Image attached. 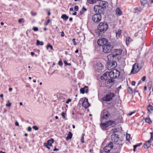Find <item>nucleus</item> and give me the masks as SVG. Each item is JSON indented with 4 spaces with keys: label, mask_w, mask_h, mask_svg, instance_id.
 <instances>
[{
    "label": "nucleus",
    "mask_w": 153,
    "mask_h": 153,
    "mask_svg": "<svg viewBox=\"0 0 153 153\" xmlns=\"http://www.w3.org/2000/svg\"><path fill=\"white\" fill-rule=\"evenodd\" d=\"M37 45H44V43L40 41L39 40H37L36 42Z\"/></svg>",
    "instance_id": "nucleus-29"
},
{
    "label": "nucleus",
    "mask_w": 153,
    "mask_h": 153,
    "mask_svg": "<svg viewBox=\"0 0 153 153\" xmlns=\"http://www.w3.org/2000/svg\"><path fill=\"white\" fill-rule=\"evenodd\" d=\"M90 104L88 102V100L87 98H85L84 101L82 102V105L85 108H87Z\"/></svg>",
    "instance_id": "nucleus-16"
},
{
    "label": "nucleus",
    "mask_w": 153,
    "mask_h": 153,
    "mask_svg": "<svg viewBox=\"0 0 153 153\" xmlns=\"http://www.w3.org/2000/svg\"><path fill=\"white\" fill-rule=\"evenodd\" d=\"M135 83H136L135 81H132L131 82V85H135Z\"/></svg>",
    "instance_id": "nucleus-53"
},
{
    "label": "nucleus",
    "mask_w": 153,
    "mask_h": 153,
    "mask_svg": "<svg viewBox=\"0 0 153 153\" xmlns=\"http://www.w3.org/2000/svg\"><path fill=\"white\" fill-rule=\"evenodd\" d=\"M15 125L16 126H19V123L17 122H16L15 123Z\"/></svg>",
    "instance_id": "nucleus-60"
},
{
    "label": "nucleus",
    "mask_w": 153,
    "mask_h": 153,
    "mask_svg": "<svg viewBox=\"0 0 153 153\" xmlns=\"http://www.w3.org/2000/svg\"><path fill=\"white\" fill-rule=\"evenodd\" d=\"M33 128L36 131H37L39 129V128L36 126H33Z\"/></svg>",
    "instance_id": "nucleus-40"
},
{
    "label": "nucleus",
    "mask_w": 153,
    "mask_h": 153,
    "mask_svg": "<svg viewBox=\"0 0 153 153\" xmlns=\"http://www.w3.org/2000/svg\"><path fill=\"white\" fill-rule=\"evenodd\" d=\"M146 76H144L142 78L141 80L143 82H144L146 80Z\"/></svg>",
    "instance_id": "nucleus-46"
},
{
    "label": "nucleus",
    "mask_w": 153,
    "mask_h": 153,
    "mask_svg": "<svg viewBox=\"0 0 153 153\" xmlns=\"http://www.w3.org/2000/svg\"><path fill=\"white\" fill-rule=\"evenodd\" d=\"M33 29L35 31H36L38 30V28L36 27H33Z\"/></svg>",
    "instance_id": "nucleus-41"
},
{
    "label": "nucleus",
    "mask_w": 153,
    "mask_h": 153,
    "mask_svg": "<svg viewBox=\"0 0 153 153\" xmlns=\"http://www.w3.org/2000/svg\"><path fill=\"white\" fill-rule=\"evenodd\" d=\"M146 122L149 123V124H150L152 123L150 119L149 118H148L146 119Z\"/></svg>",
    "instance_id": "nucleus-33"
},
{
    "label": "nucleus",
    "mask_w": 153,
    "mask_h": 153,
    "mask_svg": "<svg viewBox=\"0 0 153 153\" xmlns=\"http://www.w3.org/2000/svg\"><path fill=\"white\" fill-rule=\"evenodd\" d=\"M84 12L83 10H82L80 11V13L81 15H82L84 14Z\"/></svg>",
    "instance_id": "nucleus-51"
},
{
    "label": "nucleus",
    "mask_w": 153,
    "mask_h": 153,
    "mask_svg": "<svg viewBox=\"0 0 153 153\" xmlns=\"http://www.w3.org/2000/svg\"><path fill=\"white\" fill-rule=\"evenodd\" d=\"M101 127L102 130H105L107 128L105 123H102L101 125Z\"/></svg>",
    "instance_id": "nucleus-27"
},
{
    "label": "nucleus",
    "mask_w": 153,
    "mask_h": 153,
    "mask_svg": "<svg viewBox=\"0 0 153 153\" xmlns=\"http://www.w3.org/2000/svg\"><path fill=\"white\" fill-rule=\"evenodd\" d=\"M114 84V81L112 79H108L105 83V86L108 88H110Z\"/></svg>",
    "instance_id": "nucleus-13"
},
{
    "label": "nucleus",
    "mask_w": 153,
    "mask_h": 153,
    "mask_svg": "<svg viewBox=\"0 0 153 153\" xmlns=\"http://www.w3.org/2000/svg\"><path fill=\"white\" fill-rule=\"evenodd\" d=\"M99 5L101 7H103V8H106L108 5V3L106 1H100V2Z\"/></svg>",
    "instance_id": "nucleus-18"
},
{
    "label": "nucleus",
    "mask_w": 153,
    "mask_h": 153,
    "mask_svg": "<svg viewBox=\"0 0 153 153\" xmlns=\"http://www.w3.org/2000/svg\"><path fill=\"white\" fill-rule=\"evenodd\" d=\"M25 20L23 18H22L21 19H20L18 20V22L19 23H21L22 22H25Z\"/></svg>",
    "instance_id": "nucleus-38"
},
{
    "label": "nucleus",
    "mask_w": 153,
    "mask_h": 153,
    "mask_svg": "<svg viewBox=\"0 0 153 153\" xmlns=\"http://www.w3.org/2000/svg\"><path fill=\"white\" fill-rule=\"evenodd\" d=\"M64 62L65 65L67 66L68 65V63L65 60L64 61Z\"/></svg>",
    "instance_id": "nucleus-55"
},
{
    "label": "nucleus",
    "mask_w": 153,
    "mask_h": 153,
    "mask_svg": "<svg viewBox=\"0 0 153 153\" xmlns=\"http://www.w3.org/2000/svg\"><path fill=\"white\" fill-rule=\"evenodd\" d=\"M115 13L117 16H120L122 15V12L121 10L119 7L116 8Z\"/></svg>",
    "instance_id": "nucleus-17"
},
{
    "label": "nucleus",
    "mask_w": 153,
    "mask_h": 153,
    "mask_svg": "<svg viewBox=\"0 0 153 153\" xmlns=\"http://www.w3.org/2000/svg\"><path fill=\"white\" fill-rule=\"evenodd\" d=\"M131 38L129 37H127L126 38V43L127 45L129 44V42H130Z\"/></svg>",
    "instance_id": "nucleus-31"
},
{
    "label": "nucleus",
    "mask_w": 153,
    "mask_h": 153,
    "mask_svg": "<svg viewBox=\"0 0 153 153\" xmlns=\"http://www.w3.org/2000/svg\"><path fill=\"white\" fill-rule=\"evenodd\" d=\"M120 73L119 71L115 69L112 71H109V76L111 79H115L119 77Z\"/></svg>",
    "instance_id": "nucleus-3"
},
{
    "label": "nucleus",
    "mask_w": 153,
    "mask_h": 153,
    "mask_svg": "<svg viewBox=\"0 0 153 153\" xmlns=\"http://www.w3.org/2000/svg\"><path fill=\"white\" fill-rule=\"evenodd\" d=\"M78 9V6L76 5L74 7V10L75 11H77Z\"/></svg>",
    "instance_id": "nucleus-44"
},
{
    "label": "nucleus",
    "mask_w": 153,
    "mask_h": 153,
    "mask_svg": "<svg viewBox=\"0 0 153 153\" xmlns=\"http://www.w3.org/2000/svg\"><path fill=\"white\" fill-rule=\"evenodd\" d=\"M134 9L136 12H140L142 10L143 7L135 8Z\"/></svg>",
    "instance_id": "nucleus-28"
},
{
    "label": "nucleus",
    "mask_w": 153,
    "mask_h": 153,
    "mask_svg": "<svg viewBox=\"0 0 153 153\" xmlns=\"http://www.w3.org/2000/svg\"><path fill=\"white\" fill-rule=\"evenodd\" d=\"M77 14V13L76 12H74L73 14V15H74V16H75Z\"/></svg>",
    "instance_id": "nucleus-64"
},
{
    "label": "nucleus",
    "mask_w": 153,
    "mask_h": 153,
    "mask_svg": "<svg viewBox=\"0 0 153 153\" xmlns=\"http://www.w3.org/2000/svg\"><path fill=\"white\" fill-rule=\"evenodd\" d=\"M61 18L64 20H67L68 19L69 17L66 14H64L62 16Z\"/></svg>",
    "instance_id": "nucleus-25"
},
{
    "label": "nucleus",
    "mask_w": 153,
    "mask_h": 153,
    "mask_svg": "<svg viewBox=\"0 0 153 153\" xmlns=\"http://www.w3.org/2000/svg\"><path fill=\"white\" fill-rule=\"evenodd\" d=\"M85 135V134H82V135L81 137V142L82 143H84V136Z\"/></svg>",
    "instance_id": "nucleus-35"
},
{
    "label": "nucleus",
    "mask_w": 153,
    "mask_h": 153,
    "mask_svg": "<svg viewBox=\"0 0 153 153\" xmlns=\"http://www.w3.org/2000/svg\"><path fill=\"white\" fill-rule=\"evenodd\" d=\"M49 48H50L51 50L53 49V46L51 45H50V44H48L47 45L46 47L47 49H48Z\"/></svg>",
    "instance_id": "nucleus-36"
},
{
    "label": "nucleus",
    "mask_w": 153,
    "mask_h": 153,
    "mask_svg": "<svg viewBox=\"0 0 153 153\" xmlns=\"http://www.w3.org/2000/svg\"><path fill=\"white\" fill-rule=\"evenodd\" d=\"M109 71L106 72L105 73H104L103 74V76H104V77H105L107 79V75L109 76Z\"/></svg>",
    "instance_id": "nucleus-32"
},
{
    "label": "nucleus",
    "mask_w": 153,
    "mask_h": 153,
    "mask_svg": "<svg viewBox=\"0 0 153 153\" xmlns=\"http://www.w3.org/2000/svg\"><path fill=\"white\" fill-rule=\"evenodd\" d=\"M122 30L120 29H118L116 31V36L118 39L120 37V35H121Z\"/></svg>",
    "instance_id": "nucleus-20"
},
{
    "label": "nucleus",
    "mask_w": 153,
    "mask_h": 153,
    "mask_svg": "<svg viewBox=\"0 0 153 153\" xmlns=\"http://www.w3.org/2000/svg\"><path fill=\"white\" fill-rule=\"evenodd\" d=\"M100 153H109V152L103 150V152H100Z\"/></svg>",
    "instance_id": "nucleus-56"
},
{
    "label": "nucleus",
    "mask_w": 153,
    "mask_h": 153,
    "mask_svg": "<svg viewBox=\"0 0 153 153\" xmlns=\"http://www.w3.org/2000/svg\"><path fill=\"white\" fill-rule=\"evenodd\" d=\"M115 96L114 93L109 91L102 98V100L103 101H110L113 100Z\"/></svg>",
    "instance_id": "nucleus-2"
},
{
    "label": "nucleus",
    "mask_w": 153,
    "mask_h": 153,
    "mask_svg": "<svg viewBox=\"0 0 153 153\" xmlns=\"http://www.w3.org/2000/svg\"><path fill=\"white\" fill-rule=\"evenodd\" d=\"M54 143V140L53 139H51L48 140L46 143H45L44 144V145H47L50 146H52V143Z\"/></svg>",
    "instance_id": "nucleus-19"
},
{
    "label": "nucleus",
    "mask_w": 153,
    "mask_h": 153,
    "mask_svg": "<svg viewBox=\"0 0 153 153\" xmlns=\"http://www.w3.org/2000/svg\"><path fill=\"white\" fill-rule=\"evenodd\" d=\"M87 86H85L83 88H81L80 89V91L81 93L83 94L85 93V89L87 88Z\"/></svg>",
    "instance_id": "nucleus-26"
},
{
    "label": "nucleus",
    "mask_w": 153,
    "mask_h": 153,
    "mask_svg": "<svg viewBox=\"0 0 153 153\" xmlns=\"http://www.w3.org/2000/svg\"><path fill=\"white\" fill-rule=\"evenodd\" d=\"M147 0H140V2L141 4L143 5H144L146 4L147 2Z\"/></svg>",
    "instance_id": "nucleus-30"
},
{
    "label": "nucleus",
    "mask_w": 153,
    "mask_h": 153,
    "mask_svg": "<svg viewBox=\"0 0 153 153\" xmlns=\"http://www.w3.org/2000/svg\"><path fill=\"white\" fill-rule=\"evenodd\" d=\"M71 100L70 99H68L67 100L66 102V103L67 104H68L69 102H71Z\"/></svg>",
    "instance_id": "nucleus-47"
},
{
    "label": "nucleus",
    "mask_w": 153,
    "mask_h": 153,
    "mask_svg": "<svg viewBox=\"0 0 153 153\" xmlns=\"http://www.w3.org/2000/svg\"><path fill=\"white\" fill-rule=\"evenodd\" d=\"M147 109L149 111L151 112L153 110V106L150 105H149L147 107Z\"/></svg>",
    "instance_id": "nucleus-24"
},
{
    "label": "nucleus",
    "mask_w": 153,
    "mask_h": 153,
    "mask_svg": "<svg viewBox=\"0 0 153 153\" xmlns=\"http://www.w3.org/2000/svg\"><path fill=\"white\" fill-rule=\"evenodd\" d=\"M64 32L63 31H62V33H61V36L62 37L64 36Z\"/></svg>",
    "instance_id": "nucleus-59"
},
{
    "label": "nucleus",
    "mask_w": 153,
    "mask_h": 153,
    "mask_svg": "<svg viewBox=\"0 0 153 153\" xmlns=\"http://www.w3.org/2000/svg\"><path fill=\"white\" fill-rule=\"evenodd\" d=\"M59 64L60 66L62 65H63L62 62V61H59Z\"/></svg>",
    "instance_id": "nucleus-50"
},
{
    "label": "nucleus",
    "mask_w": 153,
    "mask_h": 153,
    "mask_svg": "<svg viewBox=\"0 0 153 153\" xmlns=\"http://www.w3.org/2000/svg\"><path fill=\"white\" fill-rule=\"evenodd\" d=\"M128 91L130 93H131L133 92V91L132 90V89L129 87H128Z\"/></svg>",
    "instance_id": "nucleus-39"
},
{
    "label": "nucleus",
    "mask_w": 153,
    "mask_h": 153,
    "mask_svg": "<svg viewBox=\"0 0 153 153\" xmlns=\"http://www.w3.org/2000/svg\"><path fill=\"white\" fill-rule=\"evenodd\" d=\"M100 79L101 80H106V78L105 77H104V76H101L100 77Z\"/></svg>",
    "instance_id": "nucleus-48"
},
{
    "label": "nucleus",
    "mask_w": 153,
    "mask_h": 153,
    "mask_svg": "<svg viewBox=\"0 0 153 153\" xmlns=\"http://www.w3.org/2000/svg\"><path fill=\"white\" fill-rule=\"evenodd\" d=\"M113 148V143L112 142H110L104 148L103 150L109 152Z\"/></svg>",
    "instance_id": "nucleus-14"
},
{
    "label": "nucleus",
    "mask_w": 153,
    "mask_h": 153,
    "mask_svg": "<svg viewBox=\"0 0 153 153\" xmlns=\"http://www.w3.org/2000/svg\"><path fill=\"white\" fill-rule=\"evenodd\" d=\"M114 59L113 61H111L108 60L109 62L107 63L106 67L108 70H111L114 69L117 66V63L114 61Z\"/></svg>",
    "instance_id": "nucleus-6"
},
{
    "label": "nucleus",
    "mask_w": 153,
    "mask_h": 153,
    "mask_svg": "<svg viewBox=\"0 0 153 153\" xmlns=\"http://www.w3.org/2000/svg\"><path fill=\"white\" fill-rule=\"evenodd\" d=\"M108 28V25L105 22H101L100 23L98 27V29L101 32H103L106 31Z\"/></svg>",
    "instance_id": "nucleus-4"
},
{
    "label": "nucleus",
    "mask_w": 153,
    "mask_h": 153,
    "mask_svg": "<svg viewBox=\"0 0 153 153\" xmlns=\"http://www.w3.org/2000/svg\"><path fill=\"white\" fill-rule=\"evenodd\" d=\"M50 21L51 20L50 19H48L47 21V23L45 24V25L47 26L48 25V24L50 22Z\"/></svg>",
    "instance_id": "nucleus-45"
},
{
    "label": "nucleus",
    "mask_w": 153,
    "mask_h": 153,
    "mask_svg": "<svg viewBox=\"0 0 153 153\" xmlns=\"http://www.w3.org/2000/svg\"><path fill=\"white\" fill-rule=\"evenodd\" d=\"M58 150H59V149H57L56 148H55L53 149V151H58Z\"/></svg>",
    "instance_id": "nucleus-63"
},
{
    "label": "nucleus",
    "mask_w": 153,
    "mask_h": 153,
    "mask_svg": "<svg viewBox=\"0 0 153 153\" xmlns=\"http://www.w3.org/2000/svg\"><path fill=\"white\" fill-rule=\"evenodd\" d=\"M85 93H87L88 92V90L87 89H85Z\"/></svg>",
    "instance_id": "nucleus-62"
},
{
    "label": "nucleus",
    "mask_w": 153,
    "mask_h": 153,
    "mask_svg": "<svg viewBox=\"0 0 153 153\" xmlns=\"http://www.w3.org/2000/svg\"><path fill=\"white\" fill-rule=\"evenodd\" d=\"M44 146H45L47 148L49 149H50V148L49 146H48L47 145H44Z\"/></svg>",
    "instance_id": "nucleus-54"
},
{
    "label": "nucleus",
    "mask_w": 153,
    "mask_h": 153,
    "mask_svg": "<svg viewBox=\"0 0 153 153\" xmlns=\"http://www.w3.org/2000/svg\"><path fill=\"white\" fill-rule=\"evenodd\" d=\"M113 45L110 44L103 45L102 47L103 51L105 53L110 52L113 48Z\"/></svg>",
    "instance_id": "nucleus-7"
},
{
    "label": "nucleus",
    "mask_w": 153,
    "mask_h": 153,
    "mask_svg": "<svg viewBox=\"0 0 153 153\" xmlns=\"http://www.w3.org/2000/svg\"><path fill=\"white\" fill-rule=\"evenodd\" d=\"M122 52V51L120 49H114L113 54H109L107 56V58L108 60L111 61H113L114 59H115L117 56L121 54Z\"/></svg>",
    "instance_id": "nucleus-1"
},
{
    "label": "nucleus",
    "mask_w": 153,
    "mask_h": 153,
    "mask_svg": "<svg viewBox=\"0 0 153 153\" xmlns=\"http://www.w3.org/2000/svg\"><path fill=\"white\" fill-rule=\"evenodd\" d=\"M112 131L114 132H115L117 131V129L116 128H113L111 130Z\"/></svg>",
    "instance_id": "nucleus-43"
},
{
    "label": "nucleus",
    "mask_w": 153,
    "mask_h": 153,
    "mask_svg": "<svg viewBox=\"0 0 153 153\" xmlns=\"http://www.w3.org/2000/svg\"><path fill=\"white\" fill-rule=\"evenodd\" d=\"M101 116L102 120H107L109 118V114L108 110L105 109L102 111L101 113Z\"/></svg>",
    "instance_id": "nucleus-8"
},
{
    "label": "nucleus",
    "mask_w": 153,
    "mask_h": 153,
    "mask_svg": "<svg viewBox=\"0 0 153 153\" xmlns=\"http://www.w3.org/2000/svg\"><path fill=\"white\" fill-rule=\"evenodd\" d=\"M130 138V135L127 133L126 134V139L127 140H129Z\"/></svg>",
    "instance_id": "nucleus-34"
},
{
    "label": "nucleus",
    "mask_w": 153,
    "mask_h": 153,
    "mask_svg": "<svg viewBox=\"0 0 153 153\" xmlns=\"http://www.w3.org/2000/svg\"><path fill=\"white\" fill-rule=\"evenodd\" d=\"M141 68L142 66H140L139 63H135L133 65L131 73L132 74H135L137 73Z\"/></svg>",
    "instance_id": "nucleus-5"
},
{
    "label": "nucleus",
    "mask_w": 153,
    "mask_h": 153,
    "mask_svg": "<svg viewBox=\"0 0 153 153\" xmlns=\"http://www.w3.org/2000/svg\"><path fill=\"white\" fill-rule=\"evenodd\" d=\"M82 10H83L85 11H86L87 10V9L86 8H84V7H83L82 8Z\"/></svg>",
    "instance_id": "nucleus-61"
},
{
    "label": "nucleus",
    "mask_w": 153,
    "mask_h": 153,
    "mask_svg": "<svg viewBox=\"0 0 153 153\" xmlns=\"http://www.w3.org/2000/svg\"><path fill=\"white\" fill-rule=\"evenodd\" d=\"M111 140L114 142H117L119 140L118 135L114 133L111 135Z\"/></svg>",
    "instance_id": "nucleus-15"
},
{
    "label": "nucleus",
    "mask_w": 153,
    "mask_h": 153,
    "mask_svg": "<svg viewBox=\"0 0 153 153\" xmlns=\"http://www.w3.org/2000/svg\"><path fill=\"white\" fill-rule=\"evenodd\" d=\"M108 41L107 40L104 38H102L101 39H99L97 41V43L100 46H102L103 45L107 44Z\"/></svg>",
    "instance_id": "nucleus-12"
},
{
    "label": "nucleus",
    "mask_w": 153,
    "mask_h": 153,
    "mask_svg": "<svg viewBox=\"0 0 153 153\" xmlns=\"http://www.w3.org/2000/svg\"><path fill=\"white\" fill-rule=\"evenodd\" d=\"M72 41H73V43H74V45H76V41H75V39H72Z\"/></svg>",
    "instance_id": "nucleus-49"
},
{
    "label": "nucleus",
    "mask_w": 153,
    "mask_h": 153,
    "mask_svg": "<svg viewBox=\"0 0 153 153\" xmlns=\"http://www.w3.org/2000/svg\"><path fill=\"white\" fill-rule=\"evenodd\" d=\"M8 103L6 104V105L7 107H10L11 105V103H10L9 101L8 100L7 101Z\"/></svg>",
    "instance_id": "nucleus-37"
},
{
    "label": "nucleus",
    "mask_w": 153,
    "mask_h": 153,
    "mask_svg": "<svg viewBox=\"0 0 153 153\" xmlns=\"http://www.w3.org/2000/svg\"><path fill=\"white\" fill-rule=\"evenodd\" d=\"M107 127L111 125L112 124L114 123V121L109 120L105 123Z\"/></svg>",
    "instance_id": "nucleus-21"
},
{
    "label": "nucleus",
    "mask_w": 153,
    "mask_h": 153,
    "mask_svg": "<svg viewBox=\"0 0 153 153\" xmlns=\"http://www.w3.org/2000/svg\"><path fill=\"white\" fill-rule=\"evenodd\" d=\"M65 114L64 113V112H62L61 113V115L64 118H65Z\"/></svg>",
    "instance_id": "nucleus-42"
},
{
    "label": "nucleus",
    "mask_w": 153,
    "mask_h": 153,
    "mask_svg": "<svg viewBox=\"0 0 153 153\" xmlns=\"http://www.w3.org/2000/svg\"><path fill=\"white\" fill-rule=\"evenodd\" d=\"M94 10L96 13L100 14L103 13L104 9L103 7H101L99 5H96L94 7Z\"/></svg>",
    "instance_id": "nucleus-9"
},
{
    "label": "nucleus",
    "mask_w": 153,
    "mask_h": 153,
    "mask_svg": "<svg viewBox=\"0 0 153 153\" xmlns=\"http://www.w3.org/2000/svg\"><path fill=\"white\" fill-rule=\"evenodd\" d=\"M142 144V143H139L137 144L136 145V146H137V147H138V146H141Z\"/></svg>",
    "instance_id": "nucleus-57"
},
{
    "label": "nucleus",
    "mask_w": 153,
    "mask_h": 153,
    "mask_svg": "<svg viewBox=\"0 0 153 153\" xmlns=\"http://www.w3.org/2000/svg\"><path fill=\"white\" fill-rule=\"evenodd\" d=\"M150 134L151 135L150 139L144 144V147L145 149H148L150 147L151 144V141L153 140V133L152 132L150 133Z\"/></svg>",
    "instance_id": "nucleus-10"
},
{
    "label": "nucleus",
    "mask_w": 153,
    "mask_h": 153,
    "mask_svg": "<svg viewBox=\"0 0 153 153\" xmlns=\"http://www.w3.org/2000/svg\"><path fill=\"white\" fill-rule=\"evenodd\" d=\"M31 128L30 127H29L28 128V131H31Z\"/></svg>",
    "instance_id": "nucleus-58"
},
{
    "label": "nucleus",
    "mask_w": 153,
    "mask_h": 153,
    "mask_svg": "<svg viewBox=\"0 0 153 153\" xmlns=\"http://www.w3.org/2000/svg\"><path fill=\"white\" fill-rule=\"evenodd\" d=\"M97 69L99 70H101L103 68V66L100 63H98L97 64Z\"/></svg>",
    "instance_id": "nucleus-22"
},
{
    "label": "nucleus",
    "mask_w": 153,
    "mask_h": 153,
    "mask_svg": "<svg viewBox=\"0 0 153 153\" xmlns=\"http://www.w3.org/2000/svg\"><path fill=\"white\" fill-rule=\"evenodd\" d=\"M134 113V112H131L128 114V115L130 116H131Z\"/></svg>",
    "instance_id": "nucleus-52"
},
{
    "label": "nucleus",
    "mask_w": 153,
    "mask_h": 153,
    "mask_svg": "<svg viewBox=\"0 0 153 153\" xmlns=\"http://www.w3.org/2000/svg\"><path fill=\"white\" fill-rule=\"evenodd\" d=\"M72 137V133L70 131L68 133V135L67 136L66 138V140H68L71 139Z\"/></svg>",
    "instance_id": "nucleus-23"
},
{
    "label": "nucleus",
    "mask_w": 153,
    "mask_h": 153,
    "mask_svg": "<svg viewBox=\"0 0 153 153\" xmlns=\"http://www.w3.org/2000/svg\"><path fill=\"white\" fill-rule=\"evenodd\" d=\"M101 19V16L100 14H96L92 17V20L95 22H99Z\"/></svg>",
    "instance_id": "nucleus-11"
}]
</instances>
